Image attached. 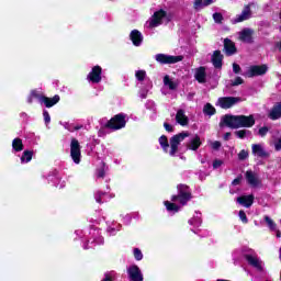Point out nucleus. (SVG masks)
<instances>
[{"label": "nucleus", "mask_w": 281, "mask_h": 281, "mask_svg": "<svg viewBox=\"0 0 281 281\" xmlns=\"http://www.w3.org/2000/svg\"><path fill=\"white\" fill-rule=\"evenodd\" d=\"M227 126V128L238 130V128H251L256 125V117L254 114L250 115H233V114H225L222 117V122L220 126Z\"/></svg>", "instance_id": "f257e3e1"}, {"label": "nucleus", "mask_w": 281, "mask_h": 281, "mask_svg": "<svg viewBox=\"0 0 281 281\" xmlns=\"http://www.w3.org/2000/svg\"><path fill=\"white\" fill-rule=\"evenodd\" d=\"M186 137H190V133L182 132V133L176 134L169 139V142H168V136L161 135L158 138V142L164 153H168V149L170 148L169 155L170 157H175V155L179 153V146L181 145V142L186 139Z\"/></svg>", "instance_id": "f03ea898"}, {"label": "nucleus", "mask_w": 281, "mask_h": 281, "mask_svg": "<svg viewBox=\"0 0 281 281\" xmlns=\"http://www.w3.org/2000/svg\"><path fill=\"white\" fill-rule=\"evenodd\" d=\"M178 194L171 196L172 203H180V205H188L192 201V191L190 186L180 183L177 186Z\"/></svg>", "instance_id": "7ed1b4c3"}, {"label": "nucleus", "mask_w": 281, "mask_h": 281, "mask_svg": "<svg viewBox=\"0 0 281 281\" xmlns=\"http://www.w3.org/2000/svg\"><path fill=\"white\" fill-rule=\"evenodd\" d=\"M103 128H109L110 131H122V128H126V114H115L103 125Z\"/></svg>", "instance_id": "20e7f679"}, {"label": "nucleus", "mask_w": 281, "mask_h": 281, "mask_svg": "<svg viewBox=\"0 0 281 281\" xmlns=\"http://www.w3.org/2000/svg\"><path fill=\"white\" fill-rule=\"evenodd\" d=\"M156 60L160 65H177V63H181L183 60L182 55H166V54H157L156 55Z\"/></svg>", "instance_id": "39448f33"}, {"label": "nucleus", "mask_w": 281, "mask_h": 281, "mask_svg": "<svg viewBox=\"0 0 281 281\" xmlns=\"http://www.w3.org/2000/svg\"><path fill=\"white\" fill-rule=\"evenodd\" d=\"M70 157L74 164H80L82 153L80 151V142L77 138H71L70 142Z\"/></svg>", "instance_id": "423d86ee"}, {"label": "nucleus", "mask_w": 281, "mask_h": 281, "mask_svg": "<svg viewBox=\"0 0 281 281\" xmlns=\"http://www.w3.org/2000/svg\"><path fill=\"white\" fill-rule=\"evenodd\" d=\"M241 101L243 98L240 97H221L217 100L221 109H232V106H236V104Z\"/></svg>", "instance_id": "0eeeda50"}, {"label": "nucleus", "mask_w": 281, "mask_h": 281, "mask_svg": "<svg viewBox=\"0 0 281 281\" xmlns=\"http://www.w3.org/2000/svg\"><path fill=\"white\" fill-rule=\"evenodd\" d=\"M168 16V12L166 10L160 9L154 12L151 20L149 21V27H159L164 23V19Z\"/></svg>", "instance_id": "6e6552de"}, {"label": "nucleus", "mask_w": 281, "mask_h": 281, "mask_svg": "<svg viewBox=\"0 0 281 281\" xmlns=\"http://www.w3.org/2000/svg\"><path fill=\"white\" fill-rule=\"evenodd\" d=\"M87 79L93 85H99V82H102V67L98 65L93 66L91 71L88 74Z\"/></svg>", "instance_id": "1a4fd4ad"}, {"label": "nucleus", "mask_w": 281, "mask_h": 281, "mask_svg": "<svg viewBox=\"0 0 281 281\" xmlns=\"http://www.w3.org/2000/svg\"><path fill=\"white\" fill-rule=\"evenodd\" d=\"M269 71V66L266 64L250 66L248 70V78H256V76H265Z\"/></svg>", "instance_id": "9d476101"}, {"label": "nucleus", "mask_w": 281, "mask_h": 281, "mask_svg": "<svg viewBox=\"0 0 281 281\" xmlns=\"http://www.w3.org/2000/svg\"><path fill=\"white\" fill-rule=\"evenodd\" d=\"M128 279L131 281H144V274L142 273V269L139 266L132 265L127 268Z\"/></svg>", "instance_id": "9b49d317"}, {"label": "nucleus", "mask_w": 281, "mask_h": 281, "mask_svg": "<svg viewBox=\"0 0 281 281\" xmlns=\"http://www.w3.org/2000/svg\"><path fill=\"white\" fill-rule=\"evenodd\" d=\"M225 58V56L223 55V53H221V50H214L213 55L211 57V63L213 65V67L215 69H223V59Z\"/></svg>", "instance_id": "f8f14e48"}, {"label": "nucleus", "mask_w": 281, "mask_h": 281, "mask_svg": "<svg viewBox=\"0 0 281 281\" xmlns=\"http://www.w3.org/2000/svg\"><path fill=\"white\" fill-rule=\"evenodd\" d=\"M245 177L247 183L252 188H258V186H260V179L258 178V175H256V172L252 170H247Z\"/></svg>", "instance_id": "ddd939ff"}, {"label": "nucleus", "mask_w": 281, "mask_h": 281, "mask_svg": "<svg viewBox=\"0 0 281 281\" xmlns=\"http://www.w3.org/2000/svg\"><path fill=\"white\" fill-rule=\"evenodd\" d=\"M224 50L226 56H234V54H237L238 48H236V44L229 40V38H225L224 40Z\"/></svg>", "instance_id": "4468645a"}, {"label": "nucleus", "mask_w": 281, "mask_h": 281, "mask_svg": "<svg viewBox=\"0 0 281 281\" xmlns=\"http://www.w3.org/2000/svg\"><path fill=\"white\" fill-rule=\"evenodd\" d=\"M176 122L180 126H188L190 124V119L186 115V111L183 109H179L176 113Z\"/></svg>", "instance_id": "2eb2a0df"}, {"label": "nucleus", "mask_w": 281, "mask_h": 281, "mask_svg": "<svg viewBox=\"0 0 281 281\" xmlns=\"http://www.w3.org/2000/svg\"><path fill=\"white\" fill-rule=\"evenodd\" d=\"M194 78L200 85H205V82H207V72L205 71V67L200 66L199 68H196Z\"/></svg>", "instance_id": "dca6fc26"}, {"label": "nucleus", "mask_w": 281, "mask_h": 281, "mask_svg": "<svg viewBox=\"0 0 281 281\" xmlns=\"http://www.w3.org/2000/svg\"><path fill=\"white\" fill-rule=\"evenodd\" d=\"M60 102V95L55 94L53 98L44 95L42 100V104L46 106V109H52V106H56Z\"/></svg>", "instance_id": "f3484780"}, {"label": "nucleus", "mask_w": 281, "mask_h": 281, "mask_svg": "<svg viewBox=\"0 0 281 281\" xmlns=\"http://www.w3.org/2000/svg\"><path fill=\"white\" fill-rule=\"evenodd\" d=\"M268 117L269 120H280L281 117V101L277 102L272 109L270 110V112L268 113Z\"/></svg>", "instance_id": "a211bd4d"}, {"label": "nucleus", "mask_w": 281, "mask_h": 281, "mask_svg": "<svg viewBox=\"0 0 281 281\" xmlns=\"http://www.w3.org/2000/svg\"><path fill=\"white\" fill-rule=\"evenodd\" d=\"M254 194L240 195L237 198V203H239V205H243L244 207H251L254 205Z\"/></svg>", "instance_id": "6ab92c4d"}, {"label": "nucleus", "mask_w": 281, "mask_h": 281, "mask_svg": "<svg viewBox=\"0 0 281 281\" xmlns=\"http://www.w3.org/2000/svg\"><path fill=\"white\" fill-rule=\"evenodd\" d=\"M251 16V7L249 4L245 5L241 14L237 15L235 19V23H243V21H247Z\"/></svg>", "instance_id": "aec40b11"}, {"label": "nucleus", "mask_w": 281, "mask_h": 281, "mask_svg": "<svg viewBox=\"0 0 281 281\" xmlns=\"http://www.w3.org/2000/svg\"><path fill=\"white\" fill-rule=\"evenodd\" d=\"M130 38H131L133 45H135V47H139V45H142V42L144 41V37L142 36V32H139L137 30H133L131 32Z\"/></svg>", "instance_id": "412c9836"}, {"label": "nucleus", "mask_w": 281, "mask_h": 281, "mask_svg": "<svg viewBox=\"0 0 281 281\" xmlns=\"http://www.w3.org/2000/svg\"><path fill=\"white\" fill-rule=\"evenodd\" d=\"M244 258L248 262V265H250V267H255V269H258V271H262V265L257 257H254L251 255H245Z\"/></svg>", "instance_id": "4be33fe9"}, {"label": "nucleus", "mask_w": 281, "mask_h": 281, "mask_svg": "<svg viewBox=\"0 0 281 281\" xmlns=\"http://www.w3.org/2000/svg\"><path fill=\"white\" fill-rule=\"evenodd\" d=\"M240 40L244 41V43H254V30L244 29L240 32Z\"/></svg>", "instance_id": "5701e85b"}, {"label": "nucleus", "mask_w": 281, "mask_h": 281, "mask_svg": "<svg viewBox=\"0 0 281 281\" xmlns=\"http://www.w3.org/2000/svg\"><path fill=\"white\" fill-rule=\"evenodd\" d=\"M201 144H203L201 142V136H199L198 134L191 138V140L187 144V148L188 150H196L198 148H201Z\"/></svg>", "instance_id": "b1692460"}, {"label": "nucleus", "mask_w": 281, "mask_h": 281, "mask_svg": "<svg viewBox=\"0 0 281 281\" xmlns=\"http://www.w3.org/2000/svg\"><path fill=\"white\" fill-rule=\"evenodd\" d=\"M252 155H256L257 157L267 158L269 157V153L262 148V145L260 144H254L252 145Z\"/></svg>", "instance_id": "393cba45"}, {"label": "nucleus", "mask_w": 281, "mask_h": 281, "mask_svg": "<svg viewBox=\"0 0 281 281\" xmlns=\"http://www.w3.org/2000/svg\"><path fill=\"white\" fill-rule=\"evenodd\" d=\"M23 148H25V146L23 145V139H21L20 137H16L12 140V149L15 153H21Z\"/></svg>", "instance_id": "a878e982"}, {"label": "nucleus", "mask_w": 281, "mask_h": 281, "mask_svg": "<svg viewBox=\"0 0 281 281\" xmlns=\"http://www.w3.org/2000/svg\"><path fill=\"white\" fill-rule=\"evenodd\" d=\"M164 85L165 87H168L170 89V91H175L177 89V87H179V85L175 81H172V79H170V76L166 75L164 77Z\"/></svg>", "instance_id": "bb28decb"}, {"label": "nucleus", "mask_w": 281, "mask_h": 281, "mask_svg": "<svg viewBox=\"0 0 281 281\" xmlns=\"http://www.w3.org/2000/svg\"><path fill=\"white\" fill-rule=\"evenodd\" d=\"M215 0H195L193 8L195 10H199V8L203 7V8H207V5H212V3H214Z\"/></svg>", "instance_id": "cd10ccee"}, {"label": "nucleus", "mask_w": 281, "mask_h": 281, "mask_svg": "<svg viewBox=\"0 0 281 281\" xmlns=\"http://www.w3.org/2000/svg\"><path fill=\"white\" fill-rule=\"evenodd\" d=\"M32 157H34L33 150H24L21 156V162L22 164H30L32 161Z\"/></svg>", "instance_id": "c85d7f7f"}, {"label": "nucleus", "mask_w": 281, "mask_h": 281, "mask_svg": "<svg viewBox=\"0 0 281 281\" xmlns=\"http://www.w3.org/2000/svg\"><path fill=\"white\" fill-rule=\"evenodd\" d=\"M203 113L204 115H216V108H214V105H212L211 103H206L203 108Z\"/></svg>", "instance_id": "c756f323"}, {"label": "nucleus", "mask_w": 281, "mask_h": 281, "mask_svg": "<svg viewBox=\"0 0 281 281\" xmlns=\"http://www.w3.org/2000/svg\"><path fill=\"white\" fill-rule=\"evenodd\" d=\"M249 137L251 136V131L249 130H238L235 131V137H237L238 139H245V137Z\"/></svg>", "instance_id": "7c9ffc66"}, {"label": "nucleus", "mask_w": 281, "mask_h": 281, "mask_svg": "<svg viewBox=\"0 0 281 281\" xmlns=\"http://www.w3.org/2000/svg\"><path fill=\"white\" fill-rule=\"evenodd\" d=\"M164 205L168 212H179V205L175 204V202L165 201Z\"/></svg>", "instance_id": "2f4dec72"}, {"label": "nucleus", "mask_w": 281, "mask_h": 281, "mask_svg": "<svg viewBox=\"0 0 281 281\" xmlns=\"http://www.w3.org/2000/svg\"><path fill=\"white\" fill-rule=\"evenodd\" d=\"M135 77L139 82H144L146 80V70H137Z\"/></svg>", "instance_id": "473e14b6"}, {"label": "nucleus", "mask_w": 281, "mask_h": 281, "mask_svg": "<svg viewBox=\"0 0 281 281\" xmlns=\"http://www.w3.org/2000/svg\"><path fill=\"white\" fill-rule=\"evenodd\" d=\"M213 20L215 23H218L221 25L224 21L223 13L221 12L213 13Z\"/></svg>", "instance_id": "72a5a7b5"}, {"label": "nucleus", "mask_w": 281, "mask_h": 281, "mask_svg": "<svg viewBox=\"0 0 281 281\" xmlns=\"http://www.w3.org/2000/svg\"><path fill=\"white\" fill-rule=\"evenodd\" d=\"M31 97L35 98V100H38V102H41V104L43 103V98H45V95L41 94L38 91L36 90H32L31 91Z\"/></svg>", "instance_id": "f704fd0d"}, {"label": "nucleus", "mask_w": 281, "mask_h": 281, "mask_svg": "<svg viewBox=\"0 0 281 281\" xmlns=\"http://www.w3.org/2000/svg\"><path fill=\"white\" fill-rule=\"evenodd\" d=\"M265 222L267 223V225L270 229H276L277 224H276V222H273V220H271V217L265 216Z\"/></svg>", "instance_id": "c9c22d12"}, {"label": "nucleus", "mask_w": 281, "mask_h": 281, "mask_svg": "<svg viewBox=\"0 0 281 281\" xmlns=\"http://www.w3.org/2000/svg\"><path fill=\"white\" fill-rule=\"evenodd\" d=\"M134 258L137 261L144 259V254H142V250L139 248H134Z\"/></svg>", "instance_id": "e433bc0d"}, {"label": "nucleus", "mask_w": 281, "mask_h": 281, "mask_svg": "<svg viewBox=\"0 0 281 281\" xmlns=\"http://www.w3.org/2000/svg\"><path fill=\"white\" fill-rule=\"evenodd\" d=\"M249 157V151L241 149L238 154L239 161H245Z\"/></svg>", "instance_id": "4c0bfd02"}, {"label": "nucleus", "mask_w": 281, "mask_h": 281, "mask_svg": "<svg viewBox=\"0 0 281 281\" xmlns=\"http://www.w3.org/2000/svg\"><path fill=\"white\" fill-rule=\"evenodd\" d=\"M238 216L244 225H247V223H249V218H247V213H245L243 210L239 211Z\"/></svg>", "instance_id": "58836bf2"}, {"label": "nucleus", "mask_w": 281, "mask_h": 281, "mask_svg": "<svg viewBox=\"0 0 281 281\" xmlns=\"http://www.w3.org/2000/svg\"><path fill=\"white\" fill-rule=\"evenodd\" d=\"M43 117H44L45 124H49V122H52V116H49V112L47 110L43 111Z\"/></svg>", "instance_id": "ea45409f"}, {"label": "nucleus", "mask_w": 281, "mask_h": 281, "mask_svg": "<svg viewBox=\"0 0 281 281\" xmlns=\"http://www.w3.org/2000/svg\"><path fill=\"white\" fill-rule=\"evenodd\" d=\"M164 128L167 131V133H175V126H172L170 123L165 122L164 123Z\"/></svg>", "instance_id": "a19ab883"}, {"label": "nucleus", "mask_w": 281, "mask_h": 281, "mask_svg": "<svg viewBox=\"0 0 281 281\" xmlns=\"http://www.w3.org/2000/svg\"><path fill=\"white\" fill-rule=\"evenodd\" d=\"M245 80L240 77H236L235 80L232 82V87H238L239 85H243Z\"/></svg>", "instance_id": "79ce46f5"}, {"label": "nucleus", "mask_w": 281, "mask_h": 281, "mask_svg": "<svg viewBox=\"0 0 281 281\" xmlns=\"http://www.w3.org/2000/svg\"><path fill=\"white\" fill-rule=\"evenodd\" d=\"M105 175H106V172L104 171L103 167H101V168H99V169L97 170V177H98V179H104Z\"/></svg>", "instance_id": "37998d69"}, {"label": "nucleus", "mask_w": 281, "mask_h": 281, "mask_svg": "<svg viewBox=\"0 0 281 281\" xmlns=\"http://www.w3.org/2000/svg\"><path fill=\"white\" fill-rule=\"evenodd\" d=\"M267 133H269V127L263 126L261 128H259L258 134L260 135V137H265L267 135Z\"/></svg>", "instance_id": "c03bdc74"}, {"label": "nucleus", "mask_w": 281, "mask_h": 281, "mask_svg": "<svg viewBox=\"0 0 281 281\" xmlns=\"http://www.w3.org/2000/svg\"><path fill=\"white\" fill-rule=\"evenodd\" d=\"M223 166V160H221V159H215L214 161H213V169L214 170H217V168H221Z\"/></svg>", "instance_id": "a18cd8bd"}, {"label": "nucleus", "mask_w": 281, "mask_h": 281, "mask_svg": "<svg viewBox=\"0 0 281 281\" xmlns=\"http://www.w3.org/2000/svg\"><path fill=\"white\" fill-rule=\"evenodd\" d=\"M221 146H222V144L218 140H215L212 143L213 150H221Z\"/></svg>", "instance_id": "49530a36"}, {"label": "nucleus", "mask_w": 281, "mask_h": 281, "mask_svg": "<svg viewBox=\"0 0 281 281\" xmlns=\"http://www.w3.org/2000/svg\"><path fill=\"white\" fill-rule=\"evenodd\" d=\"M241 70L243 69L240 68V65H238L236 63L233 64V71H234V74H240Z\"/></svg>", "instance_id": "de8ad7c7"}, {"label": "nucleus", "mask_w": 281, "mask_h": 281, "mask_svg": "<svg viewBox=\"0 0 281 281\" xmlns=\"http://www.w3.org/2000/svg\"><path fill=\"white\" fill-rule=\"evenodd\" d=\"M240 181H243V176H238L232 181V186H240Z\"/></svg>", "instance_id": "09e8293b"}, {"label": "nucleus", "mask_w": 281, "mask_h": 281, "mask_svg": "<svg viewBox=\"0 0 281 281\" xmlns=\"http://www.w3.org/2000/svg\"><path fill=\"white\" fill-rule=\"evenodd\" d=\"M276 150H281V138H279L274 144Z\"/></svg>", "instance_id": "8fccbe9b"}, {"label": "nucleus", "mask_w": 281, "mask_h": 281, "mask_svg": "<svg viewBox=\"0 0 281 281\" xmlns=\"http://www.w3.org/2000/svg\"><path fill=\"white\" fill-rule=\"evenodd\" d=\"M102 281H113V277H111V274H109V273H105Z\"/></svg>", "instance_id": "3c124183"}, {"label": "nucleus", "mask_w": 281, "mask_h": 281, "mask_svg": "<svg viewBox=\"0 0 281 281\" xmlns=\"http://www.w3.org/2000/svg\"><path fill=\"white\" fill-rule=\"evenodd\" d=\"M229 137H232V133L227 132L224 134V140L227 142L229 139Z\"/></svg>", "instance_id": "603ef678"}, {"label": "nucleus", "mask_w": 281, "mask_h": 281, "mask_svg": "<svg viewBox=\"0 0 281 281\" xmlns=\"http://www.w3.org/2000/svg\"><path fill=\"white\" fill-rule=\"evenodd\" d=\"M97 203L102 204V198H97Z\"/></svg>", "instance_id": "864d4df0"}, {"label": "nucleus", "mask_w": 281, "mask_h": 281, "mask_svg": "<svg viewBox=\"0 0 281 281\" xmlns=\"http://www.w3.org/2000/svg\"><path fill=\"white\" fill-rule=\"evenodd\" d=\"M277 238H281V232L280 231L277 232Z\"/></svg>", "instance_id": "5fc2aeb1"}, {"label": "nucleus", "mask_w": 281, "mask_h": 281, "mask_svg": "<svg viewBox=\"0 0 281 281\" xmlns=\"http://www.w3.org/2000/svg\"><path fill=\"white\" fill-rule=\"evenodd\" d=\"M29 102L32 103V99H30Z\"/></svg>", "instance_id": "6e6d98bb"}]
</instances>
